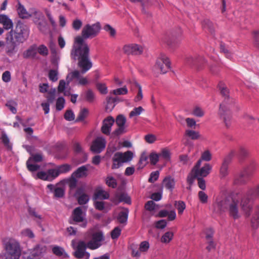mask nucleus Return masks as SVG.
Masks as SVG:
<instances>
[{
	"label": "nucleus",
	"mask_w": 259,
	"mask_h": 259,
	"mask_svg": "<svg viewBox=\"0 0 259 259\" xmlns=\"http://www.w3.org/2000/svg\"><path fill=\"white\" fill-rule=\"evenodd\" d=\"M79 223H81L80 226L81 227H87L88 222L85 218V212H83V208L81 206L77 207L73 209L69 220V223L71 224H77Z\"/></svg>",
	"instance_id": "0eeeda50"
},
{
	"label": "nucleus",
	"mask_w": 259,
	"mask_h": 259,
	"mask_svg": "<svg viewBox=\"0 0 259 259\" xmlns=\"http://www.w3.org/2000/svg\"><path fill=\"white\" fill-rule=\"evenodd\" d=\"M109 198V193L102 189L97 190L93 196L94 199H108Z\"/></svg>",
	"instance_id": "7c9ffc66"
},
{
	"label": "nucleus",
	"mask_w": 259,
	"mask_h": 259,
	"mask_svg": "<svg viewBox=\"0 0 259 259\" xmlns=\"http://www.w3.org/2000/svg\"><path fill=\"white\" fill-rule=\"evenodd\" d=\"M0 23L3 25L4 28L6 30L13 29V23L6 15H0Z\"/></svg>",
	"instance_id": "b1692460"
},
{
	"label": "nucleus",
	"mask_w": 259,
	"mask_h": 259,
	"mask_svg": "<svg viewBox=\"0 0 259 259\" xmlns=\"http://www.w3.org/2000/svg\"><path fill=\"white\" fill-rule=\"evenodd\" d=\"M185 135L193 140L198 139L200 137L199 133L193 130H186L185 132Z\"/></svg>",
	"instance_id": "58836bf2"
},
{
	"label": "nucleus",
	"mask_w": 259,
	"mask_h": 259,
	"mask_svg": "<svg viewBox=\"0 0 259 259\" xmlns=\"http://www.w3.org/2000/svg\"><path fill=\"white\" fill-rule=\"evenodd\" d=\"M70 165L67 164L61 165L57 167V169L59 171V175L60 174L67 172L70 171Z\"/></svg>",
	"instance_id": "0e129e2a"
},
{
	"label": "nucleus",
	"mask_w": 259,
	"mask_h": 259,
	"mask_svg": "<svg viewBox=\"0 0 259 259\" xmlns=\"http://www.w3.org/2000/svg\"><path fill=\"white\" fill-rule=\"evenodd\" d=\"M248 155L249 152L247 149L242 147H240L238 154L240 161L243 160Z\"/></svg>",
	"instance_id": "ea45409f"
},
{
	"label": "nucleus",
	"mask_w": 259,
	"mask_h": 259,
	"mask_svg": "<svg viewBox=\"0 0 259 259\" xmlns=\"http://www.w3.org/2000/svg\"><path fill=\"white\" fill-rule=\"evenodd\" d=\"M37 51L40 55L43 56H47L49 54L47 47L44 45H41L37 48Z\"/></svg>",
	"instance_id": "bf43d9fd"
},
{
	"label": "nucleus",
	"mask_w": 259,
	"mask_h": 259,
	"mask_svg": "<svg viewBox=\"0 0 259 259\" xmlns=\"http://www.w3.org/2000/svg\"><path fill=\"white\" fill-rule=\"evenodd\" d=\"M104 29L108 32L111 37H114L116 35V30L109 24H106L104 27Z\"/></svg>",
	"instance_id": "e2e57ef3"
},
{
	"label": "nucleus",
	"mask_w": 259,
	"mask_h": 259,
	"mask_svg": "<svg viewBox=\"0 0 259 259\" xmlns=\"http://www.w3.org/2000/svg\"><path fill=\"white\" fill-rule=\"evenodd\" d=\"M186 62V63L190 66H194L199 68L201 64L205 62V61L203 57L200 56L196 57L189 56L187 57Z\"/></svg>",
	"instance_id": "4be33fe9"
},
{
	"label": "nucleus",
	"mask_w": 259,
	"mask_h": 259,
	"mask_svg": "<svg viewBox=\"0 0 259 259\" xmlns=\"http://www.w3.org/2000/svg\"><path fill=\"white\" fill-rule=\"evenodd\" d=\"M133 158V153L127 151L124 153L120 152H116L112 157V169H117L121 166L123 163L132 160Z\"/></svg>",
	"instance_id": "423d86ee"
},
{
	"label": "nucleus",
	"mask_w": 259,
	"mask_h": 259,
	"mask_svg": "<svg viewBox=\"0 0 259 259\" xmlns=\"http://www.w3.org/2000/svg\"><path fill=\"white\" fill-rule=\"evenodd\" d=\"M85 239L90 240L87 242L88 248L94 250L102 245V242L104 240L103 233L101 231L89 232L85 236Z\"/></svg>",
	"instance_id": "39448f33"
},
{
	"label": "nucleus",
	"mask_w": 259,
	"mask_h": 259,
	"mask_svg": "<svg viewBox=\"0 0 259 259\" xmlns=\"http://www.w3.org/2000/svg\"><path fill=\"white\" fill-rule=\"evenodd\" d=\"M75 240L72 241V245L75 250L74 252V256L77 259H89L90 256V253L86 251L87 248H88V244L84 241L80 240L77 245L75 246Z\"/></svg>",
	"instance_id": "1a4fd4ad"
},
{
	"label": "nucleus",
	"mask_w": 259,
	"mask_h": 259,
	"mask_svg": "<svg viewBox=\"0 0 259 259\" xmlns=\"http://www.w3.org/2000/svg\"><path fill=\"white\" fill-rule=\"evenodd\" d=\"M58 72L57 70L51 69L49 72V79L53 82H56L58 80Z\"/></svg>",
	"instance_id": "49530a36"
},
{
	"label": "nucleus",
	"mask_w": 259,
	"mask_h": 259,
	"mask_svg": "<svg viewBox=\"0 0 259 259\" xmlns=\"http://www.w3.org/2000/svg\"><path fill=\"white\" fill-rule=\"evenodd\" d=\"M74 196L80 205L87 204L90 200L89 195L85 193L84 189L82 187L77 188L74 194Z\"/></svg>",
	"instance_id": "6ab92c4d"
},
{
	"label": "nucleus",
	"mask_w": 259,
	"mask_h": 259,
	"mask_svg": "<svg viewBox=\"0 0 259 259\" xmlns=\"http://www.w3.org/2000/svg\"><path fill=\"white\" fill-rule=\"evenodd\" d=\"M126 120V118L123 115L120 114L117 116L115 122L118 127L111 133V138H118L120 135L126 133L125 126Z\"/></svg>",
	"instance_id": "f8f14e48"
},
{
	"label": "nucleus",
	"mask_w": 259,
	"mask_h": 259,
	"mask_svg": "<svg viewBox=\"0 0 259 259\" xmlns=\"http://www.w3.org/2000/svg\"><path fill=\"white\" fill-rule=\"evenodd\" d=\"M31 158H29L28 160L26 162V165H27V169L29 171H32V172L36 171L38 170L40 168V166L37 164H30L29 162H30V161L31 160Z\"/></svg>",
	"instance_id": "3c124183"
},
{
	"label": "nucleus",
	"mask_w": 259,
	"mask_h": 259,
	"mask_svg": "<svg viewBox=\"0 0 259 259\" xmlns=\"http://www.w3.org/2000/svg\"><path fill=\"white\" fill-rule=\"evenodd\" d=\"M173 233L171 232H166L161 237L162 242L168 243L172 238Z\"/></svg>",
	"instance_id": "6e6d98bb"
},
{
	"label": "nucleus",
	"mask_w": 259,
	"mask_h": 259,
	"mask_svg": "<svg viewBox=\"0 0 259 259\" xmlns=\"http://www.w3.org/2000/svg\"><path fill=\"white\" fill-rule=\"evenodd\" d=\"M64 116V118L67 121H72L75 118V115L71 110H67Z\"/></svg>",
	"instance_id": "774afa93"
},
{
	"label": "nucleus",
	"mask_w": 259,
	"mask_h": 259,
	"mask_svg": "<svg viewBox=\"0 0 259 259\" xmlns=\"http://www.w3.org/2000/svg\"><path fill=\"white\" fill-rule=\"evenodd\" d=\"M251 226L254 230L259 227V205L255 207L254 212L251 219Z\"/></svg>",
	"instance_id": "393cba45"
},
{
	"label": "nucleus",
	"mask_w": 259,
	"mask_h": 259,
	"mask_svg": "<svg viewBox=\"0 0 259 259\" xmlns=\"http://www.w3.org/2000/svg\"><path fill=\"white\" fill-rule=\"evenodd\" d=\"M159 155L156 153H151L149 155V159L152 165H155L159 161Z\"/></svg>",
	"instance_id": "680f3d73"
},
{
	"label": "nucleus",
	"mask_w": 259,
	"mask_h": 259,
	"mask_svg": "<svg viewBox=\"0 0 259 259\" xmlns=\"http://www.w3.org/2000/svg\"><path fill=\"white\" fill-rule=\"evenodd\" d=\"M36 55V46L33 45L23 53L24 58H34Z\"/></svg>",
	"instance_id": "2f4dec72"
},
{
	"label": "nucleus",
	"mask_w": 259,
	"mask_h": 259,
	"mask_svg": "<svg viewBox=\"0 0 259 259\" xmlns=\"http://www.w3.org/2000/svg\"><path fill=\"white\" fill-rule=\"evenodd\" d=\"M1 139L3 144L5 148L9 151H11L12 149V145L10 142V140L7 136V134L3 132L2 134Z\"/></svg>",
	"instance_id": "c9c22d12"
},
{
	"label": "nucleus",
	"mask_w": 259,
	"mask_h": 259,
	"mask_svg": "<svg viewBox=\"0 0 259 259\" xmlns=\"http://www.w3.org/2000/svg\"><path fill=\"white\" fill-rule=\"evenodd\" d=\"M245 193L253 200L255 199H259V184L253 187H249Z\"/></svg>",
	"instance_id": "a878e982"
},
{
	"label": "nucleus",
	"mask_w": 259,
	"mask_h": 259,
	"mask_svg": "<svg viewBox=\"0 0 259 259\" xmlns=\"http://www.w3.org/2000/svg\"><path fill=\"white\" fill-rule=\"evenodd\" d=\"M17 12L19 17L22 19H27L31 16L24 7L19 2L18 4Z\"/></svg>",
	"instance_id": "c756f323"
},
{
	"label": "nucleus",
	"mask_w": 259,
	"mask_h": 259,
	"mask_svg": "<svg viewBox=\"0 0 259 259\" xmlns=\"http://www.w3.org/2000/svg\"><path fill=\"white\" fill-rule=\"evenodd\" d=\"M128 93V90L126 87H123L121 88H118L116 90H114L110 92V94H113L114 95H126Z\"/></svg>",
	"instance_id": "37998d69"
},
{
	"label": "nucleus",
	"mask_w": 259,
	"mask_h": 259,
	"mask_svg": "<svg viewBox=\"0 0 259 259\" xmlns=\"http://www.w3.org/2000/svg\"><path fill=\"white\" fill-rule=\"evenodd\" d=\"M175 205L179 214L182 213L186 208L185 203L182 201H176Z\"/></svg>",
	"instance_id": "4d7b16f0"
},
{
	"label": "nucleus",
	"mask_w": 259,
	"mask_h": 259,
	"mask_svg": "<svg viewBox=\"0 0 259 259\" xmlns=\"http://www.w3.org/2000/svg\"><path fill=\"white\" fill-rule=\"evenodd\" d=\"M80 72L78 70H74L69 73L67 77L66 80L69 83L73 79L76 78L79 80V83L81 85H85L88 83L87 79L84 77H80Z\"/></svg>",
	"instance_id": "aec40b11"
},
{
	"label": "nucleus",
	"mask_w": 259,
	"mask_h": 259,
	"mask_svg": "<svg viewBox=\"0 0 259 259\" xmlns=\"http://www.w3.org/2000/svg\"><path fill=\"white\" fill-rule=\"evenodd\" d=\"M198 176L195 172H192L191 170L190 174L188 176L187 178V183L189 185H192L194 182L195 179H197Z\"/></svg>",
	"instance_id": "69168bd1"
},
{
	"label": "nucleus",
	"mask_w": 259,
	"mask_h": 259,
	"mask_svg": "<svg viewBox=\"0 0 259 259\" xmlns=\"http://www.w3.org/2000/svg\"><path fill=\"white\" fill-rule=\"evenodd\" d=\"M128 209H125L120 211L117 217V220L120 224H126L128 219Z\"/></svg>",
	"instance_id": "473e14b6"
},
{
	"label": "nucleus",
	"mask_w": 259,
	"mask_h": 259,
	"mask_svg": "<svg viewBox=\"0 0 259 259\" xmlns=\"http://www.w3.org/2000/svg\"><path fill=\"white\" fill-rule=\"evenodd\" d=\"M162 41L171 47H174L177 44V41H173L167 35H165L162 38Z\"/></svg>",
	"instance_id": "052dcab7"
},
{
	"label": "nucleus",
	"mask_w": 259,
	"mask_h": 259,
	"mask_svg": "<svg viewBox=\"0 0 259 259\" xmlns=\"http://www.w3.org/2000/svg\"><path fill=\"white\" fill-rule=\"evenodd\" d=\"M248 174L247 170H244L238 175L234 176L233 184L234 185H244L248 181Z\"/></svg>",
	"instance_id": "412c9836"
},
{
	"label": "nucleus",
	"mask_w": 259,
	"mask_h": 259,
	"mask_svg": "<svg viewBox=\"0 0 259 259\" xmlns=\"http://www.w3.org/2000/svg\"><path fill=\"white\" fill-rule=\"evenodd\" d=\"M52 251L54 254L58 256H63L64 258L68 257V254L65 252L64 249L60 246H56L52 248Z\"/></svg>",
	"instance_id": "72a5a7b5"
},
{
	"label": "nucleus",
	"mask_w": 259,
	"mask_h": 259,
	"mask_svg": "<svg viewBox=\"0 0 259 259\" xmlns=\"http://www.w3.org/2000/svg\"><path fill=\"white\" fill-rule=\"evenodd\" d=\"M202 26L204 29L208 30L211 34H213L214 31V27L212 22L209 20H204L202 22Z\"/></svg>",
	"instance_id": "e433bc0d"
},
{
	"label": "nucleus",
	"mask_w": 259,
	"mask_h": 259,
	"mask_svg": "<svg viewBox=\"0 0 259 259\" xmlns=\"http://www.w3.org/2000/svg\"><path fill=\"white\" fill-rule=\"evenodd\" d=\"M116 196L119 202H124L127 204H131V198L127 194L123 193L117 195Z\"/></svg>",
	"instance_id": "79ce46f5"
},
{
	"label": "nucleus",
	"mask_w": 259,
	"mask_h": 259,
	"mask_svg": "<svg viewBox=\"0 0 259 259\" xmlns=\"http://www.w3.org/2000/svg\"><path fill=\"white\" fill-rule=\"evenodd\" d=\"M65 99L63 97H59L56 101V109L58 111L61 110L64 107Z\"/></svg>",
	"instance_id": "13d9d810"
},
{
	"label": "nucleus",
	"mask_w": 259,
	"mask_h": 259,
	"mask_svg": "<svg viewBox=\"0 0 259 259\" xmlns=\"http://www.w3.org/2000/svg\"><path fill=\"white\" fill-rule=\"evenodd\" d=\"M227 102L225 100L223 103L220 105L219 114L223 119L226 127L229 128L231 124L232 116L230 113L231 106H226Z\"/></svg>",
	"instance_id": "ddd939ff"
},
{
	"label": "nucleus",
	"mask_w": 259,
	"mask_h": 259,
	"mask_svg": "<svg viewBox=\"0 0 259 259\" xmlns=\"http://www.w3.org/2000/svg\"><path fill=\"white\" fill-rule=\"evenodd\" d=\"M106 102L105 110L107 112H111L116 105L113 101L112 97L110 96H107L106 99Z\"/></svg>",
	"instance_id": "f704fd0d"
},
{
	"label": "nucleus",
	"mask_w": 259,
	"mask_h": 259,
	"mask_svg": "<svg viewBox=\"0 0 259 259\" xmlns=\"http://www.w3.org/2000/svg\"><path fill=\"white\" fill-rule=\"evenodd\" d=\"M211 168L212 167L209 163H205L202 167L199 168L195 172L199 177H205L210 173Z\"/></svg>",
	"instance_id": "bb28decb"
},
{
	"label": "nucleus",
	"mask_w": 259,
	"mask_h": 259,
	"mask_svg": "<svg viewBox=\"0 0 259 259\" xmlns=\"http://www.w3.org/2000/svg\"><path fill=\"white\" fill-rule=\"evenodd\" d=\"M115 123L114 118L109 116L105 118L102 122V126L101 128V131L103 134L107 136H110L111 137V127Z\"/></svg>",
	"instance_id": "a211bd4d"
},
{
	"label": "nucleus",
	"mask_w": 259,
	"mask_h": 259,
	"mask_svg": "<svg viewBox=\"0 0 259 259\" xmlns=\"http://www.w3.org/2000/svg\"><path fill=\"white\" fill-rule=\"evenodd\" d=\"M71 56L74 60H78L81 73L84 74L92 67L93 64L90 59V48L80 36H77L74 39Z\"/></svg>",
	"instance_id": "7ed1b4c3"
},
{
	"label": "nucleus",
	"mask_w": 259,
	"mask_h": 259,
	"mask_svg": "<svg viewBox=\"0 0 259 259\" xmlns=\"http://www.w3.org/2000/svg\"><path fill=\"white\" fill-rule=\"evenodd\" d=\"M84 98L88 102L92 103L94 101L95 99V95L91 90H88L84 93Z\"/></svg>",
	"instance_id": "09e8293b"
},
{
	"label": "nucleus",
	"mask_w": 259,
	"mask_h": 259,
	"mask_svg": "<svg viewBox=\"0 0 259 259\" xmlns=\"http://www.w3.org/2000/svg\"><path fill=\"white\" fill-rule=\"evenodd\" d=\"M106 184L110 187L115 188L117 186L116 180L113 177H107L106 179Z\"/></svg>",
	"instance_id": "8fccbe9b"
},
{
	"label": "nucleus",
	"mask_w": 259,
	"mask_h": 259,
	"mask_svg": "<svg viewBox=\"0 0 259 259\" xmlns=\"http://www.w3.org/2000/svg\"><path fill=\"white\" fill-rule=\"evenodd\" d=\"M56 89H53L48 92V95L46 97L47 99V102L49 104H51L54 102L55 100Z\"/></svg>",
	"instance_id": "a18cd8bd"
},
{
	"label": "nucleus",
	"mask_w": 259,
	"mask_h": 259,
	"mask_svg": "<svg viewBox=\"0 0 259 259\" xmlns=\"http://www.w3.org/2000/svg\"><path fill=\"white\" fill-rule=\"evenodd\" d=\"M47 173L49 178V181H52L59 175L57 168L49 169L47 170Z\"/></svg>",
	"instance_id": "4c0bfd02"
},
{
	"label": "nucleus",
	"mask_w": 259,
	"mask_h": 259,
	"mask_svg": "<svg viewBox=\"0 0 259 259\" xmlns=\"http://www.w3.org/2000/svg\"><path fill=\"white\" fill-rule=\"evenodd\" d=\"M29 213L31 216L34 217L35 221L38 225H40L41 224V217L40 215L38 214L37 212L35 211V209L29 208L28 209Z\"/></svg>",
	"instance_id": "a19ab883"
},
{
	"label": "nucleus",
	"mask_w": 259,
	"mask_h": 259,
	"mask_svg": "<svg viewBox=\"0 0 259 259\" xmlns=\"http://www.w3.org/2000/svg\"><path fill=\"white\" fill-rule=\"evenodd\" d=\"M88 175V165H82L78 167L75 171H74L71 177L76 178H85Z\"/></svg>",
	"instance_id": "5701e85b"
},
{
	"label": "nucleus",
	"mask_w": 259,
	"mask_h": 259,
	"mask_svg": "<svg viewBox=\"0 0 259 259\" xmlns=\"http://www.w3.org/2000/svg\"><path fill=\"white\" fill-rule=\"evenodd\" d=\"M235 154V151L232 150L223 159L219 169L220 178L221 179H225L229 175V166Z\"/></svg>",
	"instance_id": "9b49d317"
},
{
	"label": "nucleus",
	"mask_w": 259,
	"mask_h": 259,
	"mask_svg": "<svg viewBox=\"0 0 259 259\" xmlns=\"http://www.w3.org/2000/svg\"><path fill=\"white\" fill-rule=\"evenodd\" d=\"M123 51L127 55H139L143 53V48L140 45L132 44L124 45L123 48Z\"/></svg>",
	"instance_id": "dca6fc26"
},
{
	"label": "nucleus",
	"mask_w": 259,
	"mask_h": 259,
	"mask_svg": "<svg viewBox=\"0 0 259 259\" xmlns=\"http://www.w3.org/2000/svg\"><path fill=\"white\" fill-rule=\"evenodd\" d=\"M65 195V191L63 188L56 187L54 191V195L55 198H63Z\"/></svg>",
	"instance_id": "c03bdc74"
},
{
	"label": "nucleus",
	"mask_w": 259,
	"mask_h": 259,
	"mask_svg": "<svg viewBox=\"0 0 259 259\" xmlns=\"http://www.w3.org/2000/svg\"><path fill=\"white\" fill-rule=\"evenodd\" d=\"M253 200L246 193H242L240 205L241 209L246 218H249L252 211Z\"/></svg>",
	"instance_id": "9d476101"
},
{
	"label": "nucleus",
	"mask_w": 259,
	"mask_h": 259,
	"mask_svg": "<svg viewBox=\"0 0 259 259\" xmlns=\"http://www.w3.org/2000/svg\"><path fill=\"white\" fill-rule=\"evenodd\" d=\"M149 247L150 245L148 241H142L140 244L139 250L140 252H146L149 249Z\"/></svg>",
	"instance_id": "338daca9"
},
{
	"label": "nucleus",
	"mask_w": 259,
	"mask_h": 259,
	"mask_svg": "<svg viewBox=\"0 0 259 259\" xmlns=\"http://www.w3.org/2000/svg\"><path fill=\"white\" fill-rule=\"evenodd\" d=\"M239 204L237 194L232 193L216 199L213 204V211L219 214L227 212L230 218L237 220L241 217Z\"/></svg>",
	"instance_id": "f257e3e1"
},
{
	"label": "nucleus",
	"mask_w": 259,
	"mask_h": 259,
	"mask_svg": "<svg viewBox=\"0 0 259 259\" xmlns=\"http://www.w3.org/2000/svg\"><path fill=\"white\" fill-rule=\"evenodd\" d=\"M101 28V24L99 22L92 25L87 24L82 29V36H80L84 41L85 39L94 38L99 34Z\"/></svg>",
	"instance_id": "6e6552de"
},
{
	"label": "nucleus",
	"mask_w": 259,
	"mask_h": 259,
	"mask_svg": "<svg viewBox=\"0 0 259 259\" xmlns=\"http://www.w3.org/2000/svg\"><path fill=\"white\" fill-rule=\"evenodd\" d=\"M158 69L160 73L164 74L170 68V62L168 58L163 54H161L157 59L154 67Z\"/></svg>",
	"instance_id": "4468645a"
},
{
	"label": "nucleus",
	"mask_w": 259,
	"mask_h": 259,
	"mask_svg": "<svg viewBox=\"0 0 259 259\" xmlns=\"http://www.w3.org/2000/svg\"><path fill=\"white\" fill-rule=\"evenodd\" d=\"M135 85L138 88V92L137 96H136L135 98V102H139L141 101L143 98V94H142V87L137 82H135L134 83Z\"/></svg>",
	"instance_id": "5fc2aeb1"
},
{
	"label": "nucleus",
	"mask_w": 259,
	"mask_h": 259,
	"mask_svg": "<svg viewBox=\"0 0 259 259\" xmlns=\"http://www.w3.org/2000/svg\"><path fill=\"white\" fill-rule=\"evenodd\" d=\"M144 109L141 107L139 106L133 109V110L130 113L129 116L132 118L134 116L139 115L143 111Z\"/></svg>",
	"instance_id": "603ef678"
},
{
	"label": "nucleus",
	"mask_w": 259,
	"mask_h": 259,
	"mask_svg": "<svg viewBox=\"0 0 259 259\" xmlns=\"http://www.w3.org/2000/svg\"><path fill=\"white\" fill-rule=\"evenodd\" d=\"M29 33V27L21 20L17 21L15 29H11L7 34L6 53L9 56L16 53V48L28 39Z\"/></svg>",
	"instance_id": "f03ea898"
},
{
	"label": "nucleus",
	"mask_w": 259,
	"mask_h": 259,
	"mask_svg": "<svg viewBox=\"0 0 259 259\" xmlns=\"http://www.w3.org/2000/svg\"><path fill=\"white\" fill-rule=\"evenodd\" d=\"M96 86L101 94L105 95L108 93L107 87L105 83L97 82Z\"/></svg>",
	"instance_id": "de8ad7c7"
},
{
	"label": "nucleus",
	"mask_w": 259,
	"mask_h": 259,
	"mask_svg": "<svg viewBox=\"0 0 259 259\" xmlns=\"http://www.w3.org/2000/svg\"><path fill=\"white\" fill-rule=\"evenodd\" d=\"M220 90L221 91V93L222 95L225 97L224 101L223 102V103L226 100L227 102V104H226V106H231V104H233L234 103V101L233 99L231 100H229V91L226 87H221L220 85Z\"/></svg>",
	"instance_id": "cd10ccee"
},
{
	"label": "nucleus",
	"mask_w": 259,
	"mask_h": 259,
	"mask_svg": "<svg viewBox=\"0 0 259 259\" xmlns=\"http://www.w3.org/2000/svg\"><path fill=\"white\" fill-rule=\"evenodd\" d=\"M175 180L170 176L166 177L163 180V185L167 189L172 191L175 186Z\"/></svg>",
	"instance_id": "c85d7f7f"
},
{
	"label": "nucleus",
	"mask_w": 259,
	"mask_h": 259,
	"mask_svg": "<svg viewBox=\"0 0 259 259\" xmlns=\"http://www.w3.org/2000/svg\"><path fill=\"white\" fill-rule=\"evenodd\" d=\"M2 243L5 252H0V259H20L22 248L16 239L11 237L2 239Z\"/></svg>",
	"instance_id": "20e7f679"
},
{
	"label": "nucleus",
	"mask_w": 259,
	"mask_h": 259,
	"mask_svg": "<svg viewBox=\"0 0 259 259\" xmlns=\"http://www.w3.org/2000/svg\"><path fill=\"white\" fill-rule=\"evenodd\" d=\"M106 142L102 137H97L91 146V151L95 153H101L105 148Z\"/></svg>",
	"instance_id": "f3484780"
},
{
	"label": "nucleus",
	"mask_w": 259,
	"mask_h": 259,
	"mask_svg": "<svg viewBox=\"0 0 259 259\" xmlns=\"http://www.w3.org/2000/svg\"><path fill=\"white\" fill-rule=\"evenodd\" d=\"M88 114V110L86 108H83L79 112L77 117L76 119V121H82L87 116Z\"/></svg>",
	"instance_id": "864d4df0"
},
{
	"label": "nucleus",
	"mask_w": 259,
	"mask_h": 259,
	"mask_svg": "<svg viewBox=\"0 0 259 259\" xmlns=\"http://www.w3.org/2000/svg\"><path fill=\"white\" fill-rule=\"evenodd\" d=\"M46 251V247L43 244H36L33 249L30 250L29 254L25 253L23 259H37Z\"/></svg>",
	"instance_id": "2eb2a0df"
}]
</instances>
